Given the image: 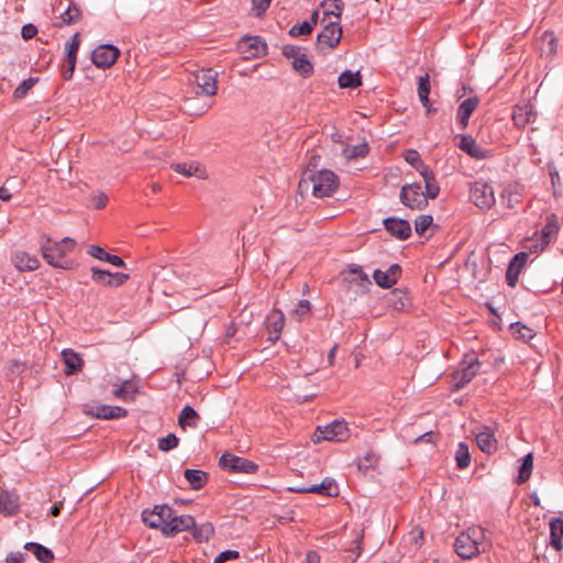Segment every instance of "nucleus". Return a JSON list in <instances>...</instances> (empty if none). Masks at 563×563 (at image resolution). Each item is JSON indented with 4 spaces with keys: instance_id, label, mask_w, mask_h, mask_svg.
I'll return each mask as SVG.
<instances>
[{
    "instance_id": "f257e3e1",
    "label": "nucleus",
    "mask_w": 563,
    "mask_h": 563,
    "mask_svg": "<svg viewBox=\"0 0 563 563\" xmlns=\"http://www.w3.org/2000/svg\"><path fill=\"white\" fill-rule=\"evenodd\" d=\"M41 253L46 263L53 267L70 269L74 262L67 258V254L73 252L76 241L71 238H64L59 242L53 241L49 236L41 239Z\"/></svg>"
},
{
    "instance_id": "f03ea898",
    "label": "nucleus",
    "mask_w": 563,
    "mask_h": 563,
    "mask_svg": "<svg viewBox=\"0 0 563 563\" xmlns=\"http://www.w3.org/2000/svg\"><path fill=\"white\" fill-rule=\"evenodd\" d=\"M481 362L474 352L464 355L459 368L452 374V390L457 391L467 385L477 374Z\"/></svg>"
},
{
    "instance_id": "7ed1b4c3",
    "label": "nucleus",
    "mask_w": 563,
    "mask_h": 563,
    "mask_svg": "<svg viewBox=\"0 0 563 563\" xmlns=\"http://www.w3.org/2000/svg\"><path fill=\"white\" fill-rule=\"evenodd\" d=\"M483 536L479 528H468L454 542L455 552L463 559H472L479 553L478 539Z\"/></svg>"
},
{
    "instance_id": "20e7f679",
    "label": "nucleus",
    "mask_w": 563,
    "mask_h": 563,
    "mask_svg": "<svg viewBox=\"0 0 563 563\" xmlns=\"http://www.w3.org/2000/svg\"><path fill=\"white\" fill-rule=\"evenodd\" d=\"M312 183V195L317 198L331 196L339 187L338 176L329 170L322 169L310 176Z\"/></svg>"
},
{
    "instance_id": "39448f33",
    "label": "nucleus",
    "mask_w": 563,
    "mask_h": 563,
    "mask_svg": "<svg viewBox=\"0 0 563 563\" xmlns=\"http://www.w3.org/2000/svg\"><path fill=\"white\" fill-rule=\"evenodd\" d=\"M399 199L404 206L411 210H423L428 206L427 190L422 191L419 183L406 184L401 187Z\"/></svg>"
},
{
    "instance_id": "423d86ee",
    "label": "nucleus",
    "mask_w": 563,
    "mask_h": 563,
    "mask_svg": "<svg viewBox=\"0 0 563 563\" xmlns=\"http://www.w3.org/2000/svg\"><path fill=\"white\" fill-rule=\"evenodd\" d=\"M350 437V429L344 421L334 420L323 427H318L313 433V441L316 443L325 441L343 442Z\"/></svg>"
},
{
    "instance_id": "0eeeda50",
    "label": "nucleus",
    "mask_w": 563,
    "mask_h": 563,
    "mask_svg": "<svg viewBox=\"0 0 563 563\" xmlns=\"http://www.w3.org/2000/svg\"><path fill=\"white\" fill-rule=\"evenodd\" d=\"M219 466L229 473L255 474L258 465L245 457L225 452L220 456Z\"/></svg>"
},
{
    "instance_id": "6e6552de",
    "label": "nucleus",
    "mask_w": 563,
    "mask_h": 563,
    "mask_svg": "<svg viewBox=\"0 0 563 563\" xmlns=\"http://www.w3.org/2000/svg\"><path fill=\"white\" fill-rule=\"evenodd\" d=\"M190 80L200 89L198 93L208 97L218 92V74L211 68H202L191 74Z\"/></svg>"
},
{
    "instance_id": "1a4fd4ad",
    "label": "nucleus",
    "mask_w": 563,
    "mask_h": 563,
    "mask_svg": "<svg viewBox=\"0 0 563 563\" xmlns=\"http://www.w3.org/2000/svg\"><path fill=\"white\" fill-rule=\"evenodd\" d=\"M322 31L317 36V45L333 49L342 38V27L340 21L325 20Z\"/></svg>"
},
{
    "instance_id": "9d476101",
    "label": "nucleus",
    "mask_w": 563,
    "mask_h": 563,
    "mask_svg": "<svg viewBox=\"0 0 563 563\" xmlns=\"http://www.w3.org/2000/svg\"><path fill=\"white\" fill-rule=\"evenodd\" d=\"M471 201L481 209H489L495 203L494 190L487 183L475 181L471 187Z\"/></svg>"
},
{
    "instance_id": "9b49d317",
    "label": "nucleus",
    "mask_w": 563,
    "mask_h": 563,
    "mask_svg": "<svg viewBox=\"0 0 563 563\" xmlns=\"http://www.w3.org/2000/svg\"><path fill=\"white\" fill-rule=\"evenodd\" d=\"M120 56V51L117 46L111 44H101L97 46L91 54L92 63L98 68L111 67Z\"/></svg>"
},
{
    "instance_id": "f8f14e48",
    "label": "nucleus",
    "mask_w": 563,
    "mask_h": 563,
    "mask_svg": "<svg viewBox=\"0 0 563 563\" xmlns=\"http://www.w3.org/2000/svg\"><path fill=\"white\" fill-rule=\"evenodd\" d=\"M478 449L487 454H494L498 449V441L493 429L488 426H481L474 430Z\"/></svg>"
},
{
    "instance_id": "ddd939ff",
    "label": "nucleus",
    "mask_w": 563,
    "mask_h": 563,
    "mask_svg": "<svg viewBox=\"0 0 563 563\" xmlns=\"http://www.w3.org/2000/svg\"><path fill=\"white\" fill-rule=\"evenodd\" d=\"M79 45L80 40L78 33L74 34L70 41L66 43L65 65L62 69V75L65 80H69L73 77L76 67Z\"/></svg>"
},
{
    "instance_id": "4468645a",
    "label": "nucleus",
    "mask_w": 563,
    "mask_h": 563,
    "mask_svg": "<svg viewBox=\"0 0 563 563\" xmlns=\"http://www.w3.org/2000/svg\"><path fill=\"white\" fill-rule=\"evenodd\" d=\"M538 117L531 103L517 104L512 110V121L518 129H525L528 124L536 122Z\"/></svg>"
},
{
    "instance_id": "2eb2a0df",
    "label": "nucleus",
    "mask_w": 563,
    "mask_h": 563,
    "mask_svg": "<svg viewBox=\"0 0 563 563\" xmlns=\"http://www.w3.org/2000/svg\"><path fill=\"white\" fill-rule=\"evenodd\" d=\"M401 276V267L398 264H393L387 271L376 269L373 273L375 283L382 288H391Z\"/></svg>"
},
{
    "instance_id": "dca6fc26",
    "label": "nucleus",
    "mask_w": 563,
    "mask_h": 563,
    "mask_svg": "<svg viewBox=\"0 0 563 563\" xmlns=\"http://www.w3.org/2000/svg\"><path fill=\"white\" fill-rule=\"evenodd\" d=\"M87 415L97 419L112 420L125 418L128 416V410L120 406L99 405L91 407L87 411Z\"/></svg>"
},
{
    "instance_id": "f3484780",
    "label": "nucleus",
    "mask_w": 563,
    "mask_h": 563,
    "mask_svg": "<svg viewBox=\"0 0 563 563\" xmlns=\"http://www.w3.org/2000/svg\"><path fill=\"white\" fill-rule=\"evenodd\" d=\"M385 230L398 240H407L411 235V225L409 221L398 218H387L384 220Z\"/></svg>"
},
{
    "instance_id": "a211bd4d",
    "label": "nucleus",
    "mask_w": 563,
    "mask_h": 563,
    "mask_svg": "<svg viewBox=\"0 0 563 563\" xmlns=\"http://www.w3.org/2000/svg\"><path fill=\"white\" fill-rule=\"evenodd\" d=\"M479 104V98L477 96L470 97L462 101L457 108L456 119L462 130L468 125L472 113L476 110Z\"/></svg>"
},
{
    "instance_id": "6ab92c4d",
    "label": "nucleus",
    "mask_w": 563,
    "mask_h": 563,
    "mask_svg": "<svg viewBox=\"0 0 563 563\" xmlns=\"http://www.w3.org/2000/svg\"><path fill=\"white\" fill-rule=\"evenodd\" d=\"M416 170L420 174L424 181L427 197H430L432 200L435 199L440 194V186L432 169L426 164H420L417 166Z\"/></svg>"
},
{
    "instance_id": "aec40b11",
    "label": "nucleus",
    "mask_w": 563,
    "mask_h": 563,
    "mask_svg": "<svg viewBox=\"0 0 563 563\" xmlns=\"http://www.w3.org/2000/svg\"><path fill=\"white\" fill-rule=\"evenodd\" d=\"M416 170L420 174L424 181L427 197H430L432 200L435 199L440 194V186L432 169L426 164H420L417 166Z\"/></svg>"
},
{
    "instance_id": "412c9836",
    "label": "nucleus",
    "mask_w": 563,
    "mask_h": 563,
    "mask_svg": "<svg viewBox=\"0 0 563 563\" xmlns=\"http://www.w3.org/2000/svg\"><path fill=\"white\" fill-rule=\"evenodd\" d=\"M285 325V317L282 310L275 308L267 317L268 340L276 342Z\"/></svg>"
},
{
    "instance_id": "4be33fe9",
    "label": "nucleus",
    "mask_w": 563,
    "mask_h": 563,
    "mask_svg": "<svg viewBox=\"0 0 563 563\" xmlns=\"http://www.w3.org/2000/svg\"><path fill=\"white\" fill-rule=\"evenodd\" d=\"M528 260V255L525 252H520L516 254L510 261L507 272H506V280L510 287H515L518 283V278L522 267L525 266Z\"/></svg>"
},
{
    "instance_id": "5701e85b",
    "label": "nucleus",
    "mask_w": 563,
    "mask_h": 563,
    "mask_svg": "<svg viewBox=\"0 0 563 563\" xmlns=\"http://www.w3.org/2000/svg\"><path fill=\"white\" fill-rule=\"evenodd\" d=\"M12 263L20 272H33L40 266L38 258L24 251L14 252L12 255Z\"/></svg>"
},
{
    "instance_id": "b1692460",
    "label": "nucleus",
    "mask_w": 563,
    "mask_h": 563,
    "mask_svg": "<svg viewBox=\"0 0 563 563\" xmlns=\"http://www.w3.org/2000/svg\"><path fill=\"white\" fill-rule=\"evenodd\" d=\"M195 527V518L189 515L176 516L175 511L173 512V518L170 521V527H166L168 531L167 537L175 536L178 532L191 530Z\"/></svg>"
},
{
    "instance_id": "393cba45",
    "label": "nucleus",
    "mask_w": 563,
    "mask_h": 563,
    "mask_svg": "<svg viewBox=\"0 0 563 563\" xmlns=\"http://www.w3.org/2000/svg\"><path fill=\"white\" fill-rule=\"evenodd\" d=\"M295 490L298 493H313V494H321V495H325V496H336L339 494L338 486L334 485L333 479H330V478H325L319 485L301 487V488H297Z\"/></svg>"
},
{
    "instance_id": "a878e982",
    "label": "nucleus",
    "mask_w": 563,
    "mask_h": 563,
    "mask_svg": "<svg viewBox=\"0 0 563 563\" xmlns=\"http://www.w3.org/2000/svg\"><path fill=\"white\" fill-rule=\"evenodd\" d=\"M550 544L556 550L563 549V518L553 517L550 520Z\"/></svg>"
},
{
    "instance_id": "bb28decb",
    "label": "nucleus",
    "mask_w": 563,
    "mask_h": 563,
    "mask_svg": "<svg viewBox=\"0 0 563 563\" xmlns=\"http://www.w3.org/2000/svg\"><path fill=\"white\" fill-rule=\"evenodd\" d=\"M19 510V496L8 490L0 492V514L12 516Z\"/></svg>"
},
{
    "instance_id": "cd10ccee",
    "label": "nucleus",
    "mask_w": 563,
    "mask_h": 563,
    "mask_svg": "<svg viewBox=\"0 0 563 563\" xmlns=\"http://www.w3.org/2000/svg\"><path fill=\"white\" fill-rule=\"evenodd\" d=\"M88 254L95 258L112 264L117 267H125V262L118 255L106 252L101 246L90 245Z\"/></svg>"
},
{
    "instance_id": "c85d7f7f",
    "label": "nucleus",
    "mask_w": 563,
    "mask_h": 563,
    "mask_svg": "<svg viewBox=\"0 0 563 563\" xmlns=\"http://www.w3.org/2000/svg\"><path fill=\"white\" fill-rule=\"evenodd\" d=\"M63 361L65 363V374L73 375L79 371H81L84 366V361L80 355L73 350H64L62 352Z\"/></svg>"
},
{
    "instance_id": "c756f323",
    "label": "nucleus",
    "mask_w": 563,
    "mask_h": 563,
    "mask_svg": "<svg viewBox=\"0 0 563 563\" xmlns=\"http://www.w3.org/2000/svg\"><path fill=\"white\" fill-rule=\"evenodd\" d=\"M136 393H137V385L131 379H126V380L122 382L121 384H113L112 395L115 398H119L122 400H130V399H133V397Z\"/></svg>"
},
{
    "instance_id": "7c9ffc66",
    "label": "nucleus",
    "mask_w": 563,
    "mask_h": 563,
    "mask_svg": "<svg viewBox=\"0 0 563 563\" xmlns=\"http://www.w3.org/2000/svg\"><path fill=\"white\" fill-rule=\"evenodd\" d=\"M321 5L323 8V19L321 20V23H324L330 16H334V21L341 20L344 9V2L342 0H323Z\"/></svg>"
},
{
    "instance_id": "2f4dec72",
    "label": "nucleus",
    "mask_w": 563,
    "mask_h": 563,
    "mask_svg": "<svg viewBox=\"0 0 563 563\" xmlns=\"http://www.w3.org/2000/svg\"><path fill=\"white\" fill-rule=\"evenodd\" d=\"M559 232V223L555 214H550L547 218V223L541 230V250L549 245L551 239Z\"/></svg>"
},
{
    "instance_id": "473e14b6",
    "label": "nucleus",
    "mask_w": 563,
    "mask_h": 563,
    "mask_svg": "<svg viewBox=\"0 0 563 563\" xmlns=\"http://www.w3.org/2000/svg\"><path fill=\"white\" fill-rule=\"evenodd\" d=\"M184 476L189 483L190 487L195 490L201 489L209 479V474L201 470L188 468L184 472Z\"/></svg>"
},
{
    "instance_id": "72a5a7b5",
    "label": "nucleus",
    "mask_w": 563,
    "mask_h": 563,
    "mask_svg": "<svg viewBox=\"0 0 563 563\" xmlns=\"http://www.w3.org/2000/svg\"><path fill=\"white\" fill-rule=\"evenodd\" d=\"M24 549L33 553L41 563H52L54 560L53 551L40 543L27 542Z\"/></svg>"
},
{
    "instance_id": "f704fd0d",
    "label": "nucleus",
    "mask_w": 563,
    "mask_h": 563,
    "mask_svg": "<svg viewBox=\"0 0 563 563\" xmlns=\"http://www.w3.org/2000/svg\"><path fill=\"white\" fill-rule=\"evenodd\" d=\"M59 19L62 22L56 23V25L59 27L63 25H71L77 23L81 19V10L76 3L70 2L66 10L59 15Z\"/></svg>"
},
{
    "instance_id": "c9c22d12",
    "label": "nucleus",
    "mask_w": 563,
    "mask_h": 563,
    "mask_svg": "<svg viewBox=\"0 0 563 563\" xmlns=\"http://www.w3.org/2000/svg\"><path fill=\"white\" fill-rule=\"evenodd\" d=\"M199 415L191 406H185L178 417V424L181 429L187 427L196 428L198 424Z\"/></svg>"
},
{
    "instance_id": "e433bc0d",
    "label": "nucleus",
    "mask_w": 563,
    "mask_h": 563,
    "mask_svg": "<svg viewBox=\"0 0 563 563\" xmlns=\"http://www.w3.org/2000/svg\"><path fill=\"white\" fill-rule=\"evenodd\" d=\"M340 88L355 89L362 85L360 71L344 70L338 78Z\"/></svg>"
},
{
    "instance_id": "4c0bfd02",
    "label": "nucleus",
    "mask_w": 563,
    "mask_h": 563,
    "mask_svg": "<svg viewBox=\"0 0 563 563\" xmlns=\"http://www.w3.org/2000/svg\"><path fill=\"white\" fill-rule=\"evenodd\" d=\"M368 152L369 147L367 143L364 142L356 145H346L342 151V155L347 161H352L360 157H365L368 154Z\"/></svg>"
},
{
    "instance_id": "58836bf2",
    "label": "nucleus",
    "mask_w": 563,
    "mask_h": 563,
    "mask_svg": "<svg viewBox=\"0 0 563 563\" xmlns=\"http://www.w3.org/2000/svg\"><path fill=\"white\" fill-rule=\"evenodd\" d=\"M349 272L355 276L353 279L349 282L355 283L363 290L367 289L368 286L372 285L371 279L368 278L367 274L363 272V268L361 266L352 264L349 266Z\"/></svg>"
},
{
    "instance_id": "ea45409f",
    "label": "nucleus",
    "mask_w": 563,
    "mask_h": 563,
    "mask_svg": "<svg viewBox=\"0 0 563 563\" xmlns=\"http://www.w3.org/2000/svg\"><path fill=\"white\" fill-rule=\"evenodd\" d=\"M292 67L303 78L310 77L313 73V65L306 54H301L299 57L295 58V60H292Z\"/></svg>"
},
{
    "instance_id": "a19ab883",
    "label": "nucleus",
    "mask_w": 563,
    "mask_h": 563,
    "mask_svg": "<svg viewBox=\"0 0 563 563\" xmlns=\"http://www.w3.org/2000/svg\"><path fill=\"white\" fill-rule=\"evenodd\" d=\"M214 534V528L210 522H205L200 526H196L192 528V537L199 542H207Z\"/></svg>"
},
{
    "instance_id": "79ce46f5",
    "label": "nucleus",
    "mask_w": 563,
    "mask_h": 563,
    "mask_svg": "<svg viewBox=\"0 0 563 563\" xmlns=\"http://www.w3.org/2000/svg\"><path fill=\"white\" fill-rule=\"evenodd\" d=\"M456 466L460 470L466 468L471 463V454L465 442H460L455 451Z\"/></svg>"
},
{
    "instance_id": "37998d69",
    "label": "nucleus",
    "mask_w": 563,
    "mask_h": 563,
    "mask_svg": "<svg viewBox=\"0 0 563 563\" xmlns=\"http://www.w3.org/2000/svg\"><path fill=\"white\" fill-rule=\"evenodd\" d=\"M431 91L429 74L420 76L418 79V96L422 104H429V95Z\"/></svg>"
},
{
    "instance_id": "c03bdc74",
    "label": "nucleus",
    "mask_w": 563,
    "mask_h": 563,
    "mask_svg": "<svg viewBox=\"0 0 563 563\" xmlns=\"http://www.w3.org/2000/svg\"><path fill=\"white\" fill-rule=\"evenodd\" d=\"M532 467H533V459H532V454L529 453L522 460V464L520 466L518 478H517L518 484H523L530 478L531 473H532Z\"/></svg>"
},
{
    "instance_id": "a18cd8bd",
    "label": "nucleus",
    "mask_w": 563,
    "mask_h": 563,
    "mask_svg": "<svg viewBox=\"0 0 563 563\" xmlns=\"http://www.w3.org/2000/svg\"><path fill=\"white\" fill-rule=\"evenodd\" d=\"M510 330L512 331L514 335H516L518 339L523 340L525 342L536 336V332L531 328L525 325L521 322L511 323Z\"/></svg>"
},
{
    "instance_id": "49530a36",
    "label": "nucleus",
    "mask_w": 563,
    "mask_h": 563,
    "mask_svg": "<svg viewBox=\"0 0 563 563\" xmlns=\"http://www.w3.org/2000/svg\"><path fill=\"white\" fill-rule=\"evenodd\" d=\"M159 510L155 509V507L152 510L145 509L142 512V520L146 526L154 529H159L162 531V520L159 518Z\"/></svg>"
},
{
    "instance_id": "de8ad7c7",
    "label": "nucleus",
    "mask_w": 563,
    "mask_h": 563,
    "mask_svg": "<svg viewBox=\"0 0 563 563\" xmlns=\"http://www.w3.org/2000/svg\"><path fill=\"white\" fill-rule=\"evenodd\" d=\"M460 148L470 154L472 157H481V148L476 145V142L473 137L467 135H462L460 142Z\"/></svg>"
},
{
    "instance_id": "09e8293b",
    "label": "nucleus",
    "mask_w": 563,
    "mask_h": 563,
    "mask_svg": "<svg viewBox=\"0 0 563 563\" xmlns=\"http://www.w3.org/2000/svg\"><path fill=\"white\" fill-rule=\"evenodd\" d=\"M155 509L159 510V518L162 520V533L167 537L168 531L166 527H170L174 509L167 505H157L155 506Z\"/></svg>"
},
{
    "instance_id": "8fccbe9b",
    "label": "nucleus",
    "mask_w": 563,
    "mask_h": 563,
    "mask_svg": "<svg viewBox=\"0 0 563 563\" xmlns=\"http://www.w3.org/2000/svg\"><path fill=\"white\" fill-rule=\"evenodd\" d=\"M38 81L37 77H29L27 79L23 80L13 91V97L15 99H22L24 98L27 92L35 86V84Z\"/></svg>"
},
{
    "instance_id": "3c124183",
    "label": "nucleus",
    "mask_w": 563,
    "mask_h": 563,
    "mask_svg": "<svg viewBox=\"0 0 563 563\" xmlns=\"http://www.w3.org/2000/svg\"><path fill=\"white\" fill-rule=\"evenodd\" d=\"M91 278L95 283L102 285V286H109L111 284V273L109 271L100 269L98 267L91 268Z\"/></svg>"
},
{
    "instance_id": "603ef678",
    "label": "nucleus",
    "mask_w": 563,
    "mask_h": 563,
    "mask_svg": "<svg viewBox=\"0 0 563 563\" xmlns=\"http://www.w3.org/2000/svg\"><path fill=\"white\" fill-rule=\"evenodd\" d=\"M179 444V439L174 433H169L166 437L158 439V449L161 451L167 452L175 448H177Z\"/></svg>"
},
{
    "instance_id": "864d4df0",
    "label": "nucleus",
    "mask_w": 563,
    "mask_h": 563,
    "mask_svg": "<svg viewBox=\"0 0 563 563\" xmlns=\"http://www.w3.org/2000/svg\"><path fill=\"white\" fill-rule=\"evenodd\" d=\"M433 218L430 214H421L419 216L415 221V230L417 234L423 235L424 232L430 228L432 224Z\"/></svg>"
},
{
    "instance_id": "5fc2aeb1",
    "label": "nucleus",
    "mask_w": 563,
    "mask_h": 563,
    "mask_svg": "<svg viewBox=\"0 0 563 563\" xmlns=\"http://www.w3.org/2000/svg\"><path fill=\"white\" fill-rule=\"evenodd\" d=\"M379 456L373 452H367L364 456L358 460V468L368 470L374 467L378 463Z\"/></svg>"
},
{
    "instance_id": "6e6d98bb",
    "label": "nucleus",
    "mask_w": 563,
    "mask_h": 563,
    "mask_svg": "<svg viewBox=\"0 0 563 563\" xmlns=\"http://www.w3.org/2000/svg\"><path fill=\"white\" fill-rule=\"evenodd\" d=\"M424 532L421 527L417 526L411 529L408 533V541L416 549H420L423 543Z\"/></svg>"
},
{
    "instance_id": "4d7b16f0",
    "label": "nucleus",
    "mask_w": 563,
    "mask_h": 563,
    "mask_svg": "<svg viewBox=\"0 0 563 563\" xmlns=\"http://www.w3.org/2000/svg\"><path fill=\"white\" fill-rule=\"evenodd\" d=\"M246 43H249V46L253 49L251 53L253 56L266 54L267 46L263 41H261L260 37H251L246 41Z\"/></svg>"
},
{
    "instance_id": "13d9d810",
    "label": "nucleus",
    "mask_w": 563,
    "mask_h": 563,
    "mask_svg": "<svg viewBox=\"0 0 563 563\" xmlns=\"http://www.w3.org/2000/svg\"><path fill=\"white\" fill-rule=\"evenodd\" d=\"M313 31L312 24H309L308 21H303L301 23L295 24L289 30L290 36H301V35H309Z\"/></svg>"
},
{
    "instance_id": "bf43d9fd",
    "label": "nucleus",
    "mask_w": 563,
    "mask_h": 563,
    "mask_svg": "<svg viewBox=\"0 0 563 563\" xmlns=\"http://www.w3.org/2000/svg\"><path fill=\"white\" fill-rule=\"evenodd\" d=\"M170 167L176 173L181 174L187 177L192 176L194 174H196L198 172L197 166H194L192 164L188 165L186 163L173 164Z\"/></svg>"
},
{
    "instance_id": "052dcab7",
    "label": "nucleus",
    "mask_w": 563,
    "mask_h": 563,
    "mask_svg": "<svg viewBox=\"0 0 563 563\" xmlns=\"http://www.w3.org/2000/svg\"><path fill=\"white\" fill-rule=\"evenodd\" d=\"M543 41H547L548 54H555L558 49V40L553 32L547 31L543 34Z\"/></svg>"
},
{
    "instance_id": "680f3d73",
    "label": "nucleus",
    "mask_w": 563,
    "mask_h": 563,
    "mask_svg": "<svg viewBox=\"0 0 563 563\" xmlns=\"http://www.w3.org/2000/svg\"><path fill=\"white\" fill-rule=\"evenodd\" d=\"M405 161L417 169V166L424 164L416 150H408L404 155Z\"/></svg>"
},
{
    "instance_id": "e2e57ef3",
    "label": "nucleus",
    "mask_w": 563,
    "mask_h": 563,
    "mask_svg": "<svg viewBox=\"0 0 563 563\" xmlns=\"http://www.w3.org/2000/svg\"><path fill=\"white\" fill-rule=\"evenodd\" d=\"M272 0H252L253 11L256 16H261L268 9Z\"/></svg>"
},
{
    "instance_id": "0e129e2a",
    "label": "nucleus",
    "mask_w": 563,
    "mask_h": 563,
    "mask_svg": "<svg viewBox=\"0 0 563 563\" xmlns=\"http://www.w3.org/2000/svg\"><path fill=\"white\" fill-rule=\"evenodd\" d=\"M240 556V553L235 550H225L221 552L213 561V563H224L229 560H235Z\"/></svg>"
},
{
    "instance_id": "69168bd1",
    "label": "nucleus",
    "mask_w": 563,
    "mask_h": 563,
    "mask_svg": "<svg viewBox=\"0 0 563 563\" xmlns=\"http://www.w3.org/2000/svg\"><path fill=\"white\" fill-rule=\"evenodd\" d=\"M129 278H130V276L124 273H111L110 287L122 286Z\"/></svg>"
},
{
    "instance_id": "338daca9",
    "label": "nucleus",
    "mask_w": 563,
    "mask_h": 563,
    "mask_svg": "<svg viewBox=\"0 0 563 563\" xmlns=\"http://www.w3.org/2000/svg\"><path fill=\"white\" fill-rule=\"evenodd\" d=\"M310 302L303 299L299 300L297 308H295L292 312L299 317H303L310 312Z\"/></svg>"
},
{
    "instance_id": "774afa93",
    "label": "nucleus",
    "mask_w": 563,
    "mask_h": 563,
    "mask_svg": "<svg viewBox=\"0 0 563 563\" xmlns=\"http://www.w3.org/2000/svg\"><path fill=\"white\" fill-rule=\"evenodd\" d=\"M26 554L22 552H10L5 558V563H24Z\"/></svg>"
}]
</instances>
